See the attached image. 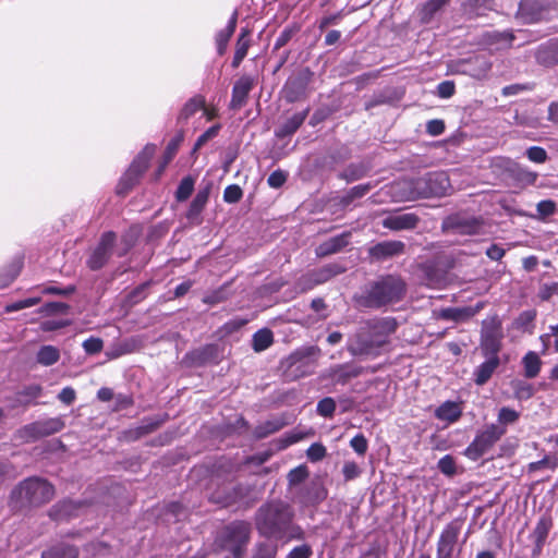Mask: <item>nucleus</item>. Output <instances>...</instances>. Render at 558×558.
<instances>
[{"label":"nucleus","instance_id":"obj_1","mask_svg":"<svg viewBox=\"0 0 558 558\" xmlns=\"http://www.w3.org/2000/svg\"><path fill=\"white\" fill-rule=\"evenodd\" d=\"M294 512L283 501H272L259 507L255 513V526L259 535L267 538L302 541L305 533L293 523Z\"/></svg>","mask_w":558,"mask_h":558},{"label":"nucleus","instance_id":"obj_2","mask_svg":"<svg viewBox=\"0 0 558 558\" xmlns=\"http://www.w3.org/2000/svg\"><path fill=\"white\" fill-rule=\"evenodd\" d=\"M396 329L395 318L367 319L349 337L347 349L354 356H378Z\"/></svg>","mask_w":558,"mask_h":558},{"label":"nucleus","instance_id":"obj_3","mask_svg":"<svg viewBox=\"0 0 558 558\" xmlns=\"http://www.w3.org/2000/svg\"><path fill=\"white\" fill-rule=\"evenodd\" d=\"M407 292L404 280L397 275H384L369 281L354 296L361 307L378 310L401 301Z\"/></svg>","mask_w":558,"mask_h":558},{"label":"nucleus","instance_id":"obj_4","mask_svg":"<svg viewBox=\"0 0 558 558\" xmlns=\"http://www.w3.org/2000/svg\"><path fill=\"white\" fill-rule=\"evenodd\" d=\"M396 187L401 201H414L445 196L451 186L445 172H428L420 178L400 181Z\"/></svg>","mask_w":558,"mask_h":558},{"label":"nucleus","instance_id":"obj_5","mask_svg":"<svg viewBox=\"0 0 558 558\" xmlns=\"http://www.w3.org/2000/svg\"><path fill=\"white\" fill-rule=\"evenodd\" d=\"M318 352L319 349L317 347L299 349L281 361L280 368L290 380L311 375L315 368L314 356Z\"/></svg>","mask_w":558,"mask_h":558},{"label":"nucleus","instance_id":"obj_6","mask_svg":"<svg viewBox=\"0 0 558 558\" xmlns=\"http://www.w3.org/2000/svg\"><path fill=\"white\" fill-rule=\"evenodd\" d=\"M13 495L21 502L29 505H41L51 500L54 495V489L47 481L31 477L22 482L19 487L13 490Z\"/></svg>","mask_w":558,"mask_h":558},{"label":"nucleus","instance_id":"obj_7","mask_svg":"<svg viewBox=\"0 0 558 558\" xmlns=\"http://www.w3.org/2000/svg\"><path fill=\"white\" fill-rule=\"evenodd\" d=\"M251 531V524L245 521L229 524L222 533V548L231 553L233 558H242L250 542Z\"/></svg>","mask_w":558,"mask_h":558},{"label":"nucleus","instance_id":"obj_8","mask_svg":"<svg viewBox=\"0 0 558 558\" xmlns=\"http://www.w3.org/2000/svg\"><path fill=\"white\" fill-rule=\"evenodd\" d=\"M506 428L497 424L488 425L480 432L473 441L466 447L464 454L471 460L483 457L504 435Z\"/></svg>","mask_w":558,"mask_h":558},{"label":"nucleus","instance_id":"obj_9","mask_svg":"<svg viewBox=\"0 0 558 558\" xmlns=\"http://www.w3.org/2000/svg\"><path fill=\"white\" fill-rule=\"evenodd\" d=\"M155 153L154 145H146L136 156L129 169L120 179L118 184V194L128 193L138 181L140 177L148 168L149 161Z\"/></svg>","mask_w":558,"mask_h":558},{"label":"nucleus","instance_id":"obj_10","mask_svg":"<svg viewBox=\"0 0 558 558\" xmlns=\"http://www.w3.org/2000/svg\"><path fill=\"white\" fill-rule=\"evenodd\" d=\"M116 242L117 234L113 231L104 232L98 243L89 250L86 266L93 271L104 268L113 255Z\"/></svg>","mask_w":558,"mask_h":558},{"label":"nucleus","instance_id":"obj_11","mask_svg":"<svg viewBox=\"0 0 558 558\" xmlns=\"http://www.w3.org/2000/svg\"><path fill=\"white\" fill-rule=\"evenodd\" d=\"M462 529V522L453 520L441 531L436 549V557H460L461 549L457 548L458 537Z\"/></svg>","mask_w":558,"mask_h":558},{"label":"nucleus","instance_id":"obj_12","mask_svg":"<svg viewBox=\"0 0 558 558\" xmlns=\"http://www.w3.org/2000/svg\"><path fill=\"white\" fill-rule=\"evenodd\" d=\"M502 330L496 319L485 320L482 328L481 349L485 356H498L501 349Z\"/></svg>","mask_w":558,"mask_h":558},{"label":"nucleus","instance_id":"obj_13","mask_svg":"<svg viewBox=\"0 0 558 558\" xmlns=\"http://www.w3.org/2000/svg\"><path fill=\"white\" fill-rule=\"evenodd\" d=\"M63 427L64 423L60 417H51L28 424L21 432L26 439H37L56 434Z\"/></svg>","mask_w":558,"mask_h":558},{"label":"nucleus","instance_id":"obj_14","mask_svg":"<svg viewBox=\"0 0 558 558\" xmlns=\"http://www.w3.org/2000/svg\"><path fill=\"white\" fill-rule=\"evenodd\" d=\"M482 223L478 219L463 216H450L442 222V230L452 234H475L480 231Z\"/></svg>","mask_w":558,"mask_h":558},{"label":"nucleus","instance_id":"obj_15","mask_svg":"<svg viewBox=\"0 0 558 558\" xmlns=\"http://www.w3.org/2000/svg\"><path fill=\"white\" fill-rule=\"evenodd\" d=\"M405 244L402 241L390 240L379 242L368 248V254L373 259L386 260L404 253Z\"/></svg>","mask_w":558,"mask_h":558},{"label":"nucleus","instance_id":"obj_16","mask_svg":"<svg viewBox=\"0 0 558 558\" xmlns=\"http://www.w3.org/2000/svg\"><path fill=\"white\" fill-rule=\"evenodd\" d=\"M420 220L414 213H403L387 216L383 219L381 225L392 231L412 230L417 227Z\"/></svg>","mask_w":558,"mask_h":558},{"label":"nucleus","instance_id":"obj_17","mask_svg":"<svg viewBox=\"0 0 558 558\" xmlns=\"http://www.w3.org/2000/svg\"><path fill=\"white\" fill-rule=\"evenodd\" d=\"M254 87V80L248 75L241 76L233 85L230 108L241 109L247 101L248 94Z\"/></svg>","mask_w":558,"mask_h":558},{"label":"nucleus","instance_id":"obj_18","mask_svg":"<svg viewBox=\"0 0 558 558\" xmlns=\"http://www.w3.org/2000/svg\"><path fill=\"white\" fill-rule=\"evenodd\" d=\"M350 238H351V232L345 231L341 234H338L336 236H332V238L326 240L325 242L320 243L316 247V251H315L316 255L318 257H325V256L340 252L343 247H345L349 244Z\"/></svg>","mask_w":558,"mask_h":558},{"label":"nucleus","instance_id":"obj_19","mask_svg":"<svg viewBox=\"0 0 558 558\" xmlns=\"http://www.w3.org/2000/svg\"><path fill=\"white\" fill-rule=\"evenodd\" d=\"M308 109H305L300 112H295L291 117H289L280 126H278L275 131V135L278 138H284L293 135L300 126L304 123L307 118Z\"/></svg>","mask_w":558,"mask_h":558},{"label":"nucleus","instance_id":"obj_20","mask_svg":"<svg viewBox=\"0 0 558 558\" xmlns=\"http://www.w3.org/2000/svg\"><path fill=\"white\" fill-rule=\"evenodd\" d=\"M209 198V186H206L199 190L195 197L193 198L190 208L186 213V218L190 222L194 225H199L202 222L201 214L205 208Z\"/></svg>","mask_w":558,"mask_h":558},{"label":"nucleus","instance_id":"obj_21","mask_svg":"<svg viewBox=\"0 0 558 558\" xmlns=\"http://www.w3.org/2000/svg\"><path fill=\"white\" fill-rule=\"evenodd\" d=\"M553 527V519L548 514L542 515L532 533L535 548L534 554H539L545 545L547 536Z\"/></svg>","mask_w":558,"mask_h":558},{"label":"nucleus","instance_id":"obj_22","mask_svg":"<svg viewBox=\"0 0 558 558\" xmlns=\"http://www.w3.org/2000/svg\"><path fill=\"white\" fill-rule=\"evenodd\" d=\"M486 357L487 360L478 365L474 371V381L477 386L485 385L500 363L498 356L488 355Z\"/></svg>","mask_w":558,"mask_h":558},{"label":"nucleus","instance_id":"obj_23","mask_svg":"<svg viewBox=\"0 0 558 558\" xmlns=\"http://www.w3.org/2000/svg\"><path fill=\"white\" fill-rule=\"evenodd\" d=\"M286 425H288V422L282 416L272 417L258 424L254 428L253 435L257 439H263L279 432Z\"/></svg>","mask_w":558,"mask_h":558},{"label":"nucleus","instance_id":"obj_24","mask_svg":"<svg viewBox=\"0 0 558 558\" xmlns=\"http://www.w3.org/2000/svg\"><path fill=\"white\" fill-rule=\"evenodd\" d=\"M236 21H238V12L234 11L232 13L227 26L217 33L216 46H217L218 54L222 56L226 52L228 43L235 31Z\"/></svg>","mask_w":558,"mask_h":558},{"label":"nucleus","instance_id":"obj_25","mask_svg":"<svg viewBox=\"0 0 558 558\" xmlns=\"http://www.w3.org/2000/svg\"><path fill=\"white\" fill-rule=\"evenodd\" d=\"M462 415V409L459 403L446 401L435 410V416L447 423L457 422Z\"/></svg>","mask_w":558,"mask_h":558},{"label":"nucleus","instance_id":"obj_26","mask_svg":"<svg viewBox=\"0 0 558 558\" xmlns=\"http://www.w3.org/2000/svg\"><path fill=\"white\" fill-rule=\"evenodd\" d=\"M450 0H428L418 11L420 21L429 24Z\"/></svg>","mask_w":558,"mask_h":558},{"label":"nucleus","instance_id":"obj_27","mask_svg":"<svg viewBox=\"0 0 558 558\" xmlns=\"http://www.w3.org/2000/svg\"><path fill=\"white\" fill-rule=\"evenodd\" d=\"M250 35L251 31L248 28L241 29L240 36L236 40L235 52L232 60L233 68H238L243 61V59L246 57L247 50L251 45Z\"/></svg>","mask_w":558,"mask_h":558},{"label":"nucleus","instance_id":"obj_28","mask_svg":"<svg viewBox=\"0 0 558 558\" xmlns=\"http://www.w3.org/2000/svg\"><path fill=\"white\" fill-rule=\"evenodd\" d=\"M327 497V492L318 482L312 483L301 494V501L305 505H317Z\"/></svg>","mask_w":558,"mask_h":558},{"label":"nucleus","instance_id":"obj_29","mask_svg":"<svg viewBox=\"0 0 558 558\" xmlns=\"http://www.w3.org/2000/svg\"><path fill=\"white\" fill-rule=\"evenodd\" d=\"M205 106V99L203 96H194L189 99L181 111L178 114V123H185L193 114Z\"/></svg>","mask_w":558,"mask_h":558},{"label":"nucleus","instance_id":"obj_30","mask_svg":"<svg viewBox=\"0 0 558 558\" xmlns=\"http://www.w3.org/2000/svg\"><path fill=\"white\" fill-rule=\"evenodd\" d=\"M537 60L546 65L558 63V39L543 45L537 51Z\"/></svg>","mask_w":558,"mask_h":558},{"label":"nucleus","instance_id":"obj_31","mask_svg":"<svg viewBox=\"0 0 558 558\" xmlns=\"http://www.w3.org/2000/svg\"><path fill=\"white\" fill-rule=\"evenodd\" d=\"M522 364L524 368V377L531 379L535 378L539 374L543 363L537 353L529 351L523 356Z\"/></svg>","mask_w":558,"mask_h":558},{"label":"nucleus","instance_id":"obj_32","mask_svg":"<svg viewBox=\"0 0 558 558\" xmlns=\"http://www.w3.org/2000/svg\"><path fill=\"white\" fill-rule=\"evenodd\" d=\"M60 359V351L53 345H43L36 355V360L40 365L51 366Z\"/></svg>","mask_w":558,"mask_h":558},{"label":"nucleus","instance_id":"obj_33","mask_svg":"<svg viewBox=\"0 0 558 558\" xmlns=\"http://www.w3.org/2000/svg\"><path fill=\"white\" fill-rule=\"evenodd\" d=\"M274 342V335L270 329H259L253 335L252 345L255 352L268 349Z\"/></svg>","mask_w":558,"mask_h":558},{"label":"nucleus","instance_id":"obj_34","mask_svg":"<svg viewBox=\"0 0 558 558\" xmlns=\"http://www.w3.org/2000/svg\"><path fill=\"white\" fill-rule=\"evenodd\" d=\"M344 271V268L339 264H329L313 274L314 281L316 283H323L331 279L332 277L340 275Z\"/></svg>","mask_w":558,"mask_h":558},{"label":"nucleus","instance_id":"obj_35","mask_svg":"<svg viewBox=\"0 0 558 558\" xmlns=\"http://www.w3.org/2000/svg\"><path fill=\"white\" fill-rule=\"evenodd\" d=\"M78 551L74 546L62 545L43 553L41 558H77Z\"/></svg>","mask_w":558,"mask_h":558},{"label":"nucleus","instance_id":"obj_36","mask_svg":"<svg viewBox=\"0 0 558 558\" xmlns=\"http://www.w3.org/2000/svg\"><path fill=\"white\" fill-rule=\"evenodd\" d=\"M278 544L270 541H263L256 544L252 558H276Z\"/></svg>","mask_w":558,"mask_h":558},{"label":"nucleus","instance_id":"obj_37","mask_svg":"<svg viewBox=\"0 0 558 558\" xmlns=\"http://www.w3.org/2000/svg\"><path fill=\"white\" fill-rule=\"evenodd\" d=\"M195 180L192 177H185L181 180L178 190L175 192V197L178 202L186 201L193 190H194Z\"/></svg>","mask_w":558,"mask_h":558},{"label":"nucleus","instance_id":"obj_38","mask_svg":"<svg viewBox=\"0 0 558 558\" xmlns=\"http://www.w3.org/2000/svg\"><path fill=\"white\" fill-rule=\"evenodd\" d=\"M514 179L522 185H533L537 180V173L526 168L517 166L513 170Z\"/></svg>","mask_w":558,"mask_h":558},{"label":"nucleus","instance_id":"obj_39","mask_svg":"<svg viewBox=\"0 0 558 558\" xmlns=\"http://www.w3.org/2000/svg\"><path fill=\"white\" fill-rule=\"evenodd\" d=\"M372 189L369 183L355 185L342 197L341 203L343 205H349L356 198H361L366 195Z\"/></svg>","mask_w":558,"mask_h":558},{"label":"nucleus","instance_id":"obj_40","mask_svg":"<svg viewBox=\"0 0 558 558\" xmlns=\"http://www.w3.org/2000/svg\"><path fill=\"white\" fill-rule=\"evenodd\" d=\"M512 388L515 398L519 400H527L534 395L532 385L523 380L512 381Z\"/></svg>","mask_w":558,"mask_h":558},{"label":"nucleus","instance_id":"obj_41","mask_svg":"<svg viewBox=\"0 0 558 558\" xmlns=\"http://www.w3.org/2000/svg\"><path fill=\"white\" fill-rule=\"evenodd\" d=\"M469 316L470 313L466 308L447 307L440 312L441 318L451 322H461Z\"/></svg>","mask_w":558,"mask_h":558},{"label":"nucleus","instance_id":"obj_42","mask_svg":"<svg viewBox=\"0 0 558 558\" xmlns=\"http://www.w3.org/2000/svg\"><path fill=\"white\" fill-rule=\"evenodd\" d=\"M520 417V413L511 408L502 407L498 412L499 426L514 424Z\"/></svg>","mask_w":558,"mask_h":558},{"label":"nucleus","instance_id":"obj_43","mask_svg":"<svg viewBox=\"0 0 558 558\" xmlns=\"http://www.w3.org/2000/svg\"><path fill=\"white\" fill-rule=\"evenodd\" d=\"M183 138L184 135L180 132L168 143L163 154L165 165H168L173 159Z\"/></svg>","mask_w":558,"mask_h":558},{"label":"nucleus","instance_id":"obj_44","mask_svg":"<svg viewBox=\"0 0 558 558\" xmlns=\"http://www.w3.org/2000/svg\"><path fill=\"white\" fill-rule=\"evenodd\" d=\"M317 413L324 417H332L336 411V402L332 398L326 397L317 403Z\"/></svg>","mask_w":558,"mask_h":558},{"label":"nucleus","instance_id":"obj_45","mask_svg":"<svg viewBox=\"0 0 558 558\" xmlns=\"http://www.w3.org/2000/svg\"><path fill=\"white\" fill-rule=\"evenodd\" d=\"M439 471L448 476H452L457 473L456 461L452 456L446 454L438 461Z\"/></svg>","mask_w":558,"mask_h":558},{"label":"nucleus","instance_id":"obj_46","mask_svg":"<svg viewBox=\"0 0 558 558\" xmlns=\"http://www.w3.org/2000/svg\"><path fill=\"white\" fill-rule=\"evenodd\" d=\"M242 196L243 191L236 184L228 185L223 191V201L229 204L238 203Z\"/></svg>","mask_w":558,"mask_h":558},{"label":"nucleus","instance_id":"obj_47","mask_svg":"<svg viewBox=\"0 0 558 558\" xmlns=\"http://www.w3.org/2000/svg\"><path fill=\"white\" fill-rule=\"evenodd\" d=\"M41 393V388L38 385H31L25 387L22 391L19 392L20 402L28 403L32 400L38 398Z\"/></svg>","mask_w":558,"mask_h":558},{"label":"nucleus","instance_id":"obj_48","mask_svg":"<svg viewBox=\"0 0 558 558\" xmlns=\"http://www.w3.org/2000/svg\"><path fill=\"white\" fill-rule=\"evenodd\" d=\"M307 476V468L305 465H299L289 472L288 481L290 485H296L302 483Z\"/></svg>","mask_w":558,"mask_h":558},{"label":"nucleus","instance_id":"obj_49","mask_svg":"<svg viewBox=\"0 0 558 558\" xmlns=\"http://www.w3.org/2000/svg\"><path fill=\"white\" fill-rule=\"evenodd\" d=\"M307 459L312 462H318L326 456V448L319 442L312 444L306 451Z\"/></svg>","mask_w":558,"mask_h":558},{"label":"nucleus","instance_id":"obj_50","mask_svg":"<svg viewBox=\"0 0 558 558\" xmlns=\"http://www.w3.org/2000/svg\"><path fill=\"white\" fill-rule=\"evenodd\" d=\"M81 505H77L71 500L63 501L57 506L58 517H72L77 514V510Z\"/></svg>","mask_w":558,"mask_h":558},{"label":"nucleus","instance_id":"obj_51","mask_svg":"<svg viewBox=\"0 0 558 558\" xmlns=\"http://www.w3.org/2000/svg\"><path fill=\"white\" fill-rule=\"evenodd\" d=\"M350 446L357 454L363 456L367 451L368 442L363 434H357L351 439Z\"/></svg>","mask_w":558,"mask_h":558},{"label":"nucleus","instance_id":"obj_52","mask_svg":"<svg viewBox=\"0 0 558 558\" xmlns=\"http://www.w3.org/2000/svg\"><path fill=\"white\" fill-rule=\"evenodd\" d=\"M220 130V125L216 124L210 126L207 131H205L196 141L194 145V150L199 149L203 145H205L209 140L216 137Z\"/></svg>","mask_w":558,"mask_h":558},{"label":"nucleus","instance_id":"obj_53","mask_svg":"<svg viewBox=\"0 0 558 558\" xmlns=\"http://www.w3.org/2000/svg\"><path fill=\"white\" fill-rule=\"evenodd\" d=\"M104 342L100 338L90 337L83 342V349L87 354H96L102 350Z\"/></svg>","mask_w":558,"mask_h":558},{"label":"nucleus","instance_id":"obj_54","mask_svg":"<svg viewBox=\"0 0 558 558\" xmlns=\"http://www.w3.org/2000/svg\"><path fill=\"white\" fill-rule=\"evenodd\" d=\"M536 209L541 218H546L556 211V203L551 199H544L537 204Z\"/></svg>","mask_w":558,"mask_h":558},{"label":"nucleus","instance_id":"obj_55","mask_svg":"<svg viewBox=\"0 0 558 558\" xmlns=\"http://www.w3.org/2000/svg\"><path fill=\"white\" fill-rule=\"evenodd\" d=\"M135 340L130 339L120 343L112 353H108V355L112 359L119 357L123 354L131 353L135 350Z\"/></svg>","mask_w":558,"mask_h":558},{"label":"nucleus","instance_id":"obj_56","mask_svg":"<svg viewBox=\"0 0 558 558\" xmlns=\"http://www.w3.org/2000/svg\"><path fill=\"white\" fill-rule=\"evenodd\" d=\"M527 158L536 163H543L547 159V153L539 146H532L526 150Z\"/></svg>","mask_w":558,"mask_h":558},{"label":"nucleus","instance_id":"obj_57","mask_svg":"<svg viewBox=\"0 0 558 558\" xmlns=\"http://www.w3.org/2000/svg\"><path fill=\"white\" fill-rule=\"evenodd\" d=\"M535 317H536L535 310L524 311L517 318L515 325L518 328L526 329L527 326H530L534 322Z\"/></svg>","mask_w":558,"mask_h":558},{"label":"nucleus","instance_id":"obj_58","mask_svg":"<svg viewBox=\"0 0 558 558\" xmlns=\"http://www.w3.org/2000/svg\"><path fill=\"white\" fill-rule=\"evenodd\" d=\"M288 174L282 170H276L267 179V183L270 187L279 189L287 181Z\"/></svg>","mask_w":558,"mask_h":558},{"label":"nucleus","instance_id":"obj_59","mask_svg":"<svg viewBox=\"0 0 558 558\" xmlns=\"http://www.w3.org/2000/svg\"><path fill=\"white\" fill-rule=\"evenodd\" d=\"M342 473L345 481H352L361 474V470L354 461H347L343 464Z\"/></svg>","mask_w":558,"mask_h":558},{"label":"nucleus","instance_id":"obj_60","mask_svg":"<svg viewBox=\"0 0 558 558\" xmlns=\"http://www.w3.org/2000/svg\"><path fill=\"white\" fill-rule=\"evenodd\" d=\"M217 348L215 345H207L201 351L194 352L193 355L195 356L196 361L198 363H206L211 357L216 356Z\"/></svg>","mask_w":558,"mask_h":558},{"label":"nucleus","instance_id":"obj_61","mask_svg":"<svg viewBox=\"0 0 558 558\" xmlns=\"http://www.w3.org/2000/svg\"><path fill=\"white\" fill-rule=\"evenodd\" d=\"M313 554V550L310 545L303 544L294 547L286 558H310Z\"/></svg>","mask_w":558,"mask_h":558},{"label":"nucleus","instance_id":"obj_62","mask_svg":"<svg viewBox=\"0 0 558 558\" xmlns=\"http://www.w3.org/2000/svg\"><path fill=\"white\" fill-rule=\"evenodd\" d=\"M456 87L454 83L451 81H445L438 84L437 86V95L440 98H450L454 94Z\"/></svg>","mask_w":558,"mask_h":558},{"label":"nucleus","instance_id":"obj_63","mask_svg":"<svg viewBox=\"0 0 558 558\" xmlns=\"http://www.w3.org/2000/svg\"><path fill=\"white\" fill-rule=\"evenodd\" d=\"M150 282H144L137 288H135L130 294L129 300L132 304H136L143 299L146 298V290L149 287Z\"/></svg>","mask_w":558,"mask_h":558},{"label":"nucleus","instance_id":"obj_64","mask_svg":"<svg viewBox=\"0 0 558 558\" xmlns=\"http://www.w3.org/2000/svg\"><path fill=\"white\" fill-rule=\"evenodd\" d=\"M445 131V123L442 120L434 119L426 123V132L432 136H438Z\"/></svg>","mask_w":558,"mask_h":558}]
</instances>
